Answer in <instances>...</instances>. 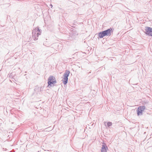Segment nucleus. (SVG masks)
<instances>
[{
	"label": "nucleus",
	"instance_id": "nucleus-1",
	"mask_svg": "<svg viewBox=\"0 0 152 152\" xmlns=\"http://www.w3.org/2000/svg\"><path fill=\"white\" fill-rule=\"evenodd\" d=\"M57 83L55 77L53 76L50 75L48 79V87L49 88L52 86H55V84Z\"/></svg>",
	"mask_w": 152,
	"mask_h": 152
},
{
	"label": "nucleus",
	"instance_id": "nucleus-2",
	"mask_svg": "<svg viewBox=\"0 0 152 152\" xmlns=\"http://www.w3.org/2000/svg\"><path fill=\"white\" fill-rule=\"evenodd\" d=\"M69 71L67 70H66L64 74L63 75L64 77L63 80V82L64 85H66L67 83L68 77L69 75Z\"/></svg>",
	"mask_w": 152,
	"mask_h": 152
},
{
	"label": "nucleus",
	"instance_id": "nucleus-3",
	"mask_svg": "<svg viewBox=\"0 0 152 152\" xmlns=\"http://www.w3.org/2000/svg\"><path fill=\"white\" fill-rule=\"evenodd\" d=\"M42 30L39 29V27H37V28L34 29L32 31V36L37 35V37H38L41 33Z\"/></svg>",
	"mask_w": 152,
	"mask_h": 152
},
{
	"label": "nucleus",
	"instance_id": "nucleus-4",
	"mask_svg": "<svg viewBox=\"0 0 152 152\" xmlns=\"http://www.w3.org/2000/svg\"><path fill=\"white\" fill-rule=\"evenodd\" d=\"M145 33L146 35L152 36V28L148 26L145 27Z\"/></svg>",
	"mask_w": 152,
	"mask_h": 152
},
{
	"label": "nucleus",
	"instance_id": "nucleus-5",
	"mask_svg": "<svg viewBox=\"0 0 152 152\" xmlns=\"http://www.w3.org/2000/svg\"><path fill=\"white\" fill-rule=\"evenodd\" d=\"M145 109V107L144 106H140L138 107L137 110V115H142V112Z\"/></svg>",
	"mask_w": 152,
	"mask_h": 152
},
{
	"label": "nucleus",
	"instance_id": "nucleus-6",
	"mask_svg": "<svg viewBox=\"0 0 152 152\" xmlns=\"http://www.w3.org/2000/svg\"><path fill=\"white\" fill-rule=\"evenodd\" d=\"M106 36H110L111 34V33L113 32V29L110 28L106 30L103 31Z\"/></svg>",
	"mask_w": 152,
	"mask_h": 152
},
{
	"label": "nucleus",
	"instance_id": "nucleus-7",
	"mask_svg": "<svg viewBox=\"0 0 152 152\" xmlns=\"http://www.w3.org/2000/svg\"><path fill=\"white\" fill-rule=\"evenodd\" d=\"M101 151L102 152H107L108 150V148L106 143L103 142L102 143Z\"/></svg>",
	"mask_w": 152,
	"mask_h": 152
},
{
	"label": "nucleus",
	"instance_id": "nucleus-8",
	"mask_svg": "<svg viewBox=\"0 0 152 152\" xmlns=\"http://www.w3.org/2000/svg\"><path fill=\"white\" fill-rule=\"evenodd\" d=\"M98 37L100 38H102L104 36H106L103 31L99 32L98 34Z\"/></svg>",
	"mask_w": 152,
	"mask_h": 152
},
{
	"label": "nucleus",
	"instance_id": "nucleus-9",
	"mask_svg": "<svg viewBox=\"0 0 152 152\" xmlns=\"http://www.w3.org/2000/svg\"><path fill=\"white\" fill-rule=\"evenodd\" d=\"M33 38L34 39V40H37L38 39V37L37 36V35H35V36L34 35L33 36Z\"/></svg>",
	"mask_w": 152,
	"mask_h": 152
},
{
	"label": "nucleus",
	"instance_id": "nucleus-10",
	"mask_svg": "<svg viewBox=\"0 0 152 152\" xmlns=\"http://www.w3.org/2000/svg\"><path fill=\"white\" fill-rule=\"evenodd\" d=\"M112 123L111 122H108L107 123V126L108 127H110L112 126Z\"/></svg>",
	"mask_w": 152,
	"mask_h": 152
},
{
	"label": "nucleus",
	"instance_id": "nucleus-11",
	"mask_svg": "<svg viewBox=\"0 0 152 152\" xmlns=\"http://www.w3.org/2000/svg\"><path fill=\"white\" fill-rule=\"evenodd\" d=\"M50 6L51 7V8H52V7H53V5H52L51 4H50Z\"/></svg>",
	"mask_w": 152,
	"mask_h": 152
},
{
	"label": "nucleus",
	"instance_id": "nucleus-12",
	"mask_svg": "<svg viewBox=\"0 0 152 152\" xmlns=\"http://www.w3.org/2000/svg\"><path fill=\"white\" fill-rule=\"evenodd\" d=\"M36 89H36V88H35V89H34L35 91H36Z\"/></svg>",
	"mask_w": 152,
	"mask_h": 152
},
{
	"label": "nucleus",
	"instance_id": "nucleus-13",
	"mask_svg": "<svg viewBox=\"0 0 152 152\" xmlns=\"http://www.w3.org/2000/svg\"><path fill=\"white\" fill-rule=\"evenodd\" d=\"M10 76H11V74L10 75L9 77H10Z\"/></svg>",
	"mask_w": 152,
	"mask_h": 152
},
{
	"label": "nucleus",
	"instance_id": "nucleus-14",
	"mask_svg": "<svg viewBox=\"0 0 152 152\" xmlns=\"http://www.w3.org/2000/svg\"><path fill=\"white\" fill-rule=\"evenodd\" d=\"M91 72H89L88 73H90Z\"/></svg>",
	"mask_w": 152,
	"mask_h": 152
}]
</instances>
